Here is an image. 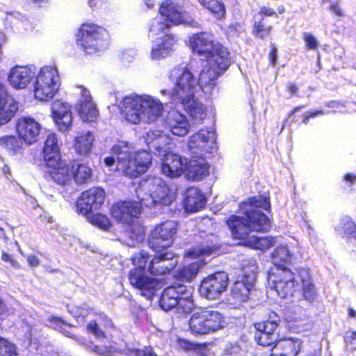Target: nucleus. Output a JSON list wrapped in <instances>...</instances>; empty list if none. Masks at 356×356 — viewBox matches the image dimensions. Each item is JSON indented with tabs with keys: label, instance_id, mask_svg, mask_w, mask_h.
Segmentation results:
<instances>
[{
	"label": "nucleus",
	"instance_id": "51",
	"mask_svg": "<svg viewBox=\"0 0 356 356\" xmlns=\"http://www.w3.org/2000/svg\"><path fill=\"white\" fill-rule=\"evenodd\" d=\"M325 114V112L323 110H309L303 113V118L300 122H299V125L300 124H307L309 123V119L314 118L318 116H321Z\"/></svg>",
	"mask_w": 356,
	"mask_h": 356
},
{
	"label": "nucleus",
	"instance_id": "47",
	"mask_svg": "<svg viewBox=\"0 0 356 356\" xmlns=\"http://www.w3.org/2000/svg\"><path fill=\"white\" fill-rule=\"evenodd\" d=\"M279 334L269 335L261 332H257L255 334V341L258 344L262 346H270L274 344L278 339Z\"/></svg>",
	"mask_w": 356,
	"mask_h": 356
},
{
	"label": "nucleus",
	"instance_id": "36",
	"mask_svg": "<svg viewBox=\"0 0 356 356\" xmlns=\"http://www.w3.org/2000/svg\"><path fill=\"white\" fill-rule=\"evenodd\" d=\"M273 30V26L265 22L264 17L255 21L252 27V35L259 39L264 40L270 36Z\"/></svg>",
	"mask_w": 356,
	"mask_h": 356
},
{
	"label": "nucleus",
	"instance_id": "40",
	"mask_svg": "<svg viewBox=\"0 0 356 356\" xmlns=\"http://www.w3.org/2000/svg\"><path fill=\"white\" fill-rule=\"evenodd\" d=\"M218 248L215 245H202L200 247L190 249L186 252V256L191 257H199L201 256H209L216 253Z\"/></svg>",
	"mask_w": 356,
	"mask_h": 356
},
{
	"label": "nucleus",
	"instance_id": "54",
	"mask_svg": "<svg viewBox=\"0 0 356 356\" xmlns=\"http://www.w3.org/2000/svg\"><path fill=\"white\" fill-rule=\"evenodd\" d=\"M90 309L83 307H76L70 310V312L75 318L83 319L90 313Z\"/></svg>",
	"mask_w": 356,
	"mask_h": 356
},
{
	"label": "nucleus",
	"instance_id": "17",
	"mask_svg": "<svg viewBox=\"0 0 356 356\" xmlns=\"http://www.w3.org/2000/svg\"><path fill=\"white\" fill-rule=\"evenodd\" d=\"M176 233L175 224H159L151 232L149 246L156 252H161L172 244Z\"/></svg>",
	"mask_w": 356,
	"mask_h": 356
},
{
	"label": "nucleus",
	"instance_id": "28",
	"mask_svg": "<svg viewBox=\"0 0 356 356\" xmlns=\"http://www.w3.org/2000/svg\"><path fill=\"white\" fill-rule=\"evenodd\" d=\"M26 145L25 140L19 135H6L0 137V147L10 154L15 155L22 152Z\"/></svg>",
	"mask_w": 356,
	"mask_h": 356
},
{
	"label": "nucleus",
	"instance_id": "64",
	"mask_svg": "<svg viewBox=\"0 0 356 356\" xmlns=\"http://www.w3.org/2000/svg\"><path fill=\"white\" fill-rule=\"evenodd\" d=\"M29 264L31 267H36L40 264L39 259L35 255H29L27 257Z\"/></svg>",
	"mask_w": 356,
	"mask_h": 356
},
{
	"label": "nucleus",
	"instance_id": "57",
	"mask_svg": "<svg viewBox=\"0 0 356 356\" xmlns=\"http://www.w3.org/2000/svg\"><path fill=\"white\" fill-rule=\"evenodd\" d=\"M343 229L346 236L356 238V224H343Z\"/></svg>",
	"mask_w": 356,
	"mask_h": 356
},
{
	"label": "nucleus",
	"instance_id": "14",
	"mask_svg": "<svg viewBox=\"0 0 356 356\" xmlns=\"http://www.w3.org/2000/svg\"><path fill=\"white\" fill-rule=\"evenodd\" d=\"M159 13L162 19L170 28L181 24L188 25L193 28L200 27V24L192 18L189 13L184 9L182 5L173 0L163 1L159 8Z\"/></svg>",
	"mask_w": 356,
	"mask_h": 356
},
{
	"label": "nucleus",
	"instance_id": "45",
	"mask_svg": "<svg viewBox=\"0 0 356 356\" xmlns=\"http://www.w3.org/2000/svg\"><path fill=\"white\" fill-rule=\"evenodd\" d=\"M16 346L0 337V356H17Z\"/></svg>",
	"mask_w": 356,
	"mask_h": 356
},
{
	"label": "nucleus",
	"instance_id": "22",
	"mask_svg": "<svg viewBox=\"0 0 356 356\" xmlns=\"http://www.w3.org/2000/svg\"><path fill=\"white\" fill-rule=\"evenodd\" d=\"M187 163V159L185 157L172 152H168L162 160L161 172L169 177H178L186 171Z\"/></svg>",
	"mask_w": 356,
	"mask_h": 356
},
{
	"label": "nucleus",
	"instance_id": "1",
	"mask_svg": "<svg viewBox=\"0 0 356 356\" xmlns=\"http://www.w3.org/2000/svg\"><path fill=\"white\" fill-rule=\"evenodd\" d=\"M191 53L205 63L200 74L202 85H216L217 79L223 75L233 63L229 48L216 40L207 31L192 34L188 40Z\"/></svg>",
	"mask_w": 356,
	"mask_h": 356
},
{
	"label": "nucleus",
	"instance_id": "9",
	"mask_svg": "<svg viewBox=\"0 0 356 356\" xmlns=\"http://www.w3.org/2000/svg\"><path fill=\"white\" fill-rule=\"evenodd\" d=\"M131 260L133 264L138 267L130 270L129 282L140 291L141 296L147 299H151L161 288V283L158 279L148 275L145 271L149 256L141 252L138 255L132 257Z\"/></svg>",
	"mask_w": 356,
	"mask_h": 356
},
{
	"label": "nucleus",
	"instance_id": "37",
	"mask_svg": "<svg viewBox=\"0 0 356 356\" xmlns=\"http://www.w3.org/2000/svg\"><path fill=\"white\" fill-rule=\"evenodd\" d=\"M204 8L209 10L218 19H222L226 15V8L221 0H204L201 4Z\"/></svg>",
	"mask_w": 356,
	"mask_h": 356
},
{
	"label": "nucleus",
	"instance_id": "55",
	"mask_svg": "<svg viewBox=\"0 0 356 356\" xmlns=\"http://www.w3.org/2000/svg\"><path fill=\"white\" fill-rule=\"evenodd\" d=\"M268 57L269 60V65L272 67L275 66L277 63V49L274 44H271L270 47Z\"/></svg>",
	"mask_w": 356,
	"mask_h": 356
},
{
	"label": "nucleus",
	"instance_id": "31",
	"mask_svg": "<svg viewBox=\"0 0 356 356\" xmlns=\"http://www.w3.org/2000/svg\"><path fill=\"white\" fill-rule=\"evenodd\" d=\"M186 171L193 179L200 181L209 175V165L204 159L202 162L191 161L187 163Z\"/></svg>",
	"mask_w": 356,
	"mask_h": 356
},
{
	"label": "nucleus",
	"instance_id": "5",
	"mask_svg": "<svg viewBox=\"0 0 356 356\" xmlns=\"http://www.w3.org/2000/svg\"><path fill=\"white\" fill-rule=\"evenodd\" d=\"M291 258L289 250L285 245L278 247L272 254V262L275 268L269 273L268 280L273 282L275 290L283 298L293 296L296 286L293 273L284 266Z\"/></svg>",
	"mask_w": 356,
	"mask_h": 356
},
{
	"label": "nucleus",
	"instance_id": "24",
	"mask_svg": "<svg viewBox=\"0 0 356 356\" xmlns=\"http://www.w3.org/2000/svg\"><path fill=\"white\" fill-rule=\"evenodd\" d=\"M33 77L31 70L26 66H15L9 72L8 81L16 89L26 88Z\"/></svg>",
	"mask_w": 356,
	"mask_h": 356
},
{
	"label": "nucleus",
	"instance_id": "7",
	"mask_svg": "<svg viewBox=\"0 0 356 356\" xmlns=\"http://www.w3.org/2000/svg\"><path fill=\"white\" fill-rule=\"evenodd\" d=\"M236 212L240 215H231L225 222H270V197L263 195L249 197L239 204Z\"/></svg>",
	"mask_w": 356,
	"mask_h": 356
},
{
	"label": "nucleus",
	"instance_id": "42",
	"mask_svg": "<svg viewBox=\"0 0 356 356\" xmlns=\"http://www.w3.org/2000/svg\"><path fill=\"white\" fill-rule=\"evenodd\" d=\"M191 293L186 289L179 298V304L177 306L178 310H181L184 313L191 312L194 307L193 300L191 297Z\"/></svg>",
	"mask_w": 356,
	"mask_h": 356
},
{
	"label": "nucleus",
	"instance_id": "35",
	"mask_svg": "<svg viewBox=\"0 0 356 356\" xmlns=\"http://www.w3.org/2000/svg\"><path fill=\"white\" fill-rule=\"evenodd\" d=\"M92 145V137L90 133L82 134L75 138L74 147L81 155L88 154Z\"/></svg>",
	"mask_w": 356,
	"mask_h": 356
},
{
	"label": "nucleus",
	"instance_id": "50",
	"mask_svg": "<svg viewBox=\"0 0 356 356\" xmlns=\"http://www.w3.org/2000/svg\"><path fill=\"white\" fill-rule=\"evenodd\" d=\"M222 356H246L245 350L238 344L231 345Z\"/></svg>",
	"mask_w": 356,
	"mask_h": 356
},
{
	"label": "nucleus",
	"instance_id": "25",
	"mask_svg": "<svg viewBox=\"0 0 356 356\" xmlns=\"http://www.w3.org/2000/svg\"><path fill=\"white\" fill-rule=\"evenodd\" d=\"M186 291L184 285L171 286L166 288L160 298L159 305L164 311H170L179 304L180 295Z\"/></svg>",
	"mask_w": 356,
	"mask_h": 356
},
{
	"label": "nucleus",
	"instance_id": "34",
	"mask_svg": "<svg viewBox=\"0 0 356 356\" xmlns=\"http://www.w3.org/2000/svg\"><path fill=\"white\" fill-rule=\"evenodd\" d=\"M145 227L142 224H126L124 232V237L131 241L130 245H134L135 242L138 243L143 240Z\"/></svg>",
	"mask_w": 356,
	"mask_h": 356
},
{
	"label": "nucleus",
	"instance_id": "13",
	"mask_svg": "<svg viewBox=\"0 0 356 356\" xmlns=\"http://www.w3.org/2000/svg\"><path fill=\"white\" fill-rule=\"evenodd\" d=\"M222 315L209 309H200L193 313L188 321L189 329L194 335H205L223 327Z\"/></svg>",
	"mask_w": 356,
	"mask_h": 356
},
{
	"label": "nucleus",
	"instance_id": "39",
	"mask_svg": "<svg viewBox=\"0 0 356 356\" xmlns=\"http://www.w3.org/2000/svg\"><path fill=\"white\" fill-rule=\"evenodd\" d=\"M279 321V317L277 316H275V319L273 320H268L261 323H255L254 327L257 332H261L269 335H271V334L273 335L278 334L277 330Z\"/></svg>",
	"mask_w": 356,
	"mask_h": 356
},
{
	"label": "nucleus",
	"instance_id": "29",
	"mask_svg": "<svg viewBox=\"0 0 356 356\" xmlns=\"http://www.w3.org/2000/svg\"><path fill=\"white\" fill-rule=\"evenodd\" d=\"M175 43L174 37L170 34L164 35L161 42L152 47L151 57L152 59L160 60L170 55Z\"/></svg>",
	"mask_w": 356,
	"mask_h": 356
},
{
	"label": "nucleus",
	"instance_id": "58",
	"mask_svg": "<svg viewBox=\"0 0 356 356\" xmlns=\"http://www.w3.org/2000/svg\"><path fill=\"white\" fill-rule=\"evenodd\" d=\"M298 86L292 81H289L286 84V90L291 96L299 97L298 95Z\"/></svg>",
	"mask_w": 356,
	"mask_h": 356
},
{
	"label": "nucleus",
	"instance_id": "43",
	"mask_svg": "<svg viewBox=\"0 0 356 356\" xmlns=\"http://www.w3.org/2000/svg\"><path fill=\"white\" fill-rule=\"evenodd\" d=\"M188 108V113L195 120H202L206 116V108L202 104H199L193 100L189 102L188 104L184 105Z\"/></svg>",
	"mask_w": 356,
	"mask_h": 356
},
{
	"label": "nucleus",
	"instance_id": "53",
	"mask_svg": "<svg viewBox=\"0 0 356 356\" xmlns=\"http://www.w3.org/2000/svg\"><path fill=\"white\" fill-rule=\"evenodd\" d=\"M85 345L88 349H90L99 355L107 356L108 355L109 351L106 346L95 345L92 341H89Z\"/></svg>",
	"mask_w": 356,
	"mask_h": 356
},
{
	"label": "nucleus",
	"instance_id": "52",
	"mask_svg": "<svg viewBox=\"0 0 356 356\" xmlns=\"http://www.w3.org/2000/svg\"><path fill=\"white\" fill-rule=\"evenodd\" d=\"M87 331L97 338L104 337V332L99 327L95 321H91L87 325Z\"/></svg>",
	"mask_w": 356,
	"mask_h": 356
},
{
	"label": "nucleus",
	"instance_id": "20",
	"mask_svg": "<svg viewBox=\"0 0 356 356\" xmlns=\"http://www.w3.org/2000/svg\"><path fill=\"white\" fill-rule=\"evenodd\" d=\"M15 129L16 134L25 140L26 145H31L38 141L41 126L33 118L23 116L17 119Z\"/></svg>",
	"mask_w": 356,
	"mask_h": 356
},
{
	"label": "nucleus",
	"instance_id": "44",
	"mask_svg": "<svg viewBox=\"0 0 356 356\" xmlns=\"http://www.w3.org/2000/svg\"><path fill=\"white\" fill-rule=\"evenodd\" d=\"M254 240V248L265 250L270 248L275 243L276 238L272 236L259 237L254 235L250 236Z\"/></svg>",
	"mask_w": 356,
	"mask_h": 356
},
{
	"label": "nucleus",
	"instance_id": "48",
	"mask_svg": "<svg viewBox=\"0 0 356 356\" xmlns=\"http://www.w3.org/2000/svg\"><path fill=\"white\" fill-rule=\"evenodd\" d=\"M168 29H170V27L167 26L166 23L163 20L159 21L156 18H154L149 26V32L156 35Z\"/></svg>",
	"mask_w": 356,
	"mask_h": 356
},
{
	"label": "nucleus",
	"instance_id": "60",
	"mask_svg": "<svg viewBox=\"0 0 356 356\" xmlns=\"http://www.w3.org/2000/svg\"><path fill=\"white\" fill-rule=\"evenodd\" d=\"M9 97L6 86L0 82V105L8 104Z\"/></svg>",
	"mask_w": 356,
	"mask_h": 356
},
{
	"label": "nucleus",
	"instance_id": "46",
	"mask_svg": "<svg viewBox=\"0 0 356 356\" xmlns=\"http://www.w3.org/2000/svg\"><path fill=\"white\" fill-rule=\"evenodd\" d=\"M51 324L54 326L56 330H60L66 336L74 339H78V338L70 331L73 327L69 324L65 323L61 318L57 317L54 318L51 321Z\"/></svg>",
	"mask_w": 356,
	"mask_h": 356
},
{
	"label": "nucleus",
	"instance_id": "19",
	"mask_svg": "<svg viewBox=\"0 0 356 356\" xmlns=\"http://www.w3.org/2000/svg\"><path fill=\"white\" fill-rule=\"evenodd\" d=\"M215 134L208 129H200L192 135L188 142L189 152L194 156L202 159L207 153L211 152Z\"/></svg>",
	"mask_w": 356,
	"mask_h": 356
},
{
	"label": "nucleus",
	"instance_id": "23",
	"mask_svg": "<svg viewBox=\"0 0 356 356\" xmlns=\"http://www.w3.org/2000/svg\"><path fill=\"white\" fill-rule=\"evenodd\" d=\"M174 257L175 254L170 252L154 257L148 266L149 273L155 275H161L170 272L177 264Z\"/></svg>",
	"mask_w": 356,
	"mask_h": 356
},
{
	"label": "nucleus",
	"instance_id": "33",
	"mask_svg": "<svg viewBox=\"0 0 356 356\" xmlns=\"http://www.w3.org/2000/svg\"><path fill=\"white\" fill-rule=\"evenodd\" d=\"M205 264L202 260L196 261L183 266L177 273V277L185 282L192 281L197 275L200 269Z\"/></svg>",
	"mask_w": 356,
	"mask_h": 356
},
{
	"label": "nucleus",
	"instance_id": "12",
	"mask_svg": "<svg viewBox=\"0 0 356 356\" xmlns=\"http://www.w3.org/2000/svg\"><path fill=\"white\" fill-rule=\"evenodd\" d=\"M59 86L60 77L57 69L52 66H44L35 76L34 97L40 101H48L57 93Z\"/></svg>",
	"mask_w": 356,
	"mask_h": 356
},
{
	"label": "nucleus",
	"instance_id": "2",
	"mask_svg": "<svg viewBox=\"0 0 356 356\" xmlns=\"http://www.w3.org/2000/svg\"><path fill=\"white\" fill-rule=\"evenodd\" d=\"M142 188L148 193L149 197L141 198V204L126 200L112 204L110 213L118 222H134L140 218L142 204L146 207L170 206L176 199L175 192L159 177H147L143 181Z\"/></svg>",
	"mask_w": 356,
	"mask_h": 356
},
{
	"label": "nucleus",
	"instance_id": "32",
	"mask_svg": "<svg viewBox=\"0 0 356 356\" xmlns=\"http://www.w3.org/2000/svg\"><path fill=\"white\" fill-rule=\"evenodd\" d=\"M264 224H227L229 230L234 238L247 239L252 232V229L260 230Z\"/></svg>",
	"mask_w": 356,
	"mask_h": 356
},
{
	"label": "nucleus",
	"instance_id": "61",
	"mask_svg": "<svg viewBox=\"0 0 356 356\" xmlns=\"http://www.w3.org/2000/svg\"><path fill=\"white\" fill-rule=\"evenodd\" d=\"M10 313L9 307L0 298V322Z\"/></svg>",
	"mask_w": 356,
	"mask_h": 356
},
{
	"label": "nucleus",
	"instance_id": "56",
	"mask_svg": "<svg viewBox=\"0 0 356 356\" xmlns=\"http://www.w3.org/2000/svg\"><path fill=\"white\" fill-rule=\"evenodd\" d=\"M258 15L261 16V18L271 16H274L275 17H278L277 13L274 9L267 6H262L259 11Z\"/></svg>",
	"mask_w": 356,
	"mask_h": 356
},
{
	"label": "nucleus",
	"instance_id": "18",
	"mask_svg": "<svg viewBox=\"0 0 356 356\" xmlns=\"http://www.w3.org/2000/svg\"><path fill=\"white\" fill-rule=\"evenodd\" d=\"M79 88L81 89V95L75 105L77 115L84 122H97L99 111L95 102L92 100L90 91L83 86H79Z\"/></svg>",
	"mask_w": 356,
	"mask_h": 356
},
{
	"label": "nucleus",
	"instance_id": "26",
	"mask_svg": "<svg viewBox=\"0 0 356 356\" xmlns=\"http://www.w3.org/2000/svg\"><path fill=\"white\" fill-rule=\"evenodd\" d=\"M301 346L302 341L298 339L280 340L273 347L271 356H296Z\"/></svg>",
	"mask_w": 356,
	"mask_h": 356
},
{
	"label": "nucleus",
	"instance_id": "38",
	"mask_svg": "<svg viewBox=\"0 0 356 356\" xmlns=\"http://www.w3.org/2000/svg\"><path fill=\"white\" fill-rule=\"evenodd\" d=\"M302 282V291L304 298L312 302L316 297V291L314 284H312L309 279L307 271L302 270L300 272Z\"/></svg>",
	"mask_w": 356,
	"mask_h": 356
},
{
	"label": "nucleus",
	"instance_id": "3",
	"mask_svg": "<svg viewBox=\"0 0 356 356\" xmlns=\"http://www.w3.org/2000/svg\"><path fill=\"white\" fill-rule=\"evenodd\" d=\"M43 161L47 175L57 184L65 186L72 179L76 184L86 183L92 175V170L85 163L73 160L69 163L61 160L58 140L54 133L49 134L42 149Z\"/></svg>",
	"mask_w": 356,
	"mask_h": 356
},
{
	"label": "nucleus",
	"instance_id": "41",
	"mask_svg": "<svg viewBox=\"0 0 356 356\" xmlns=\"http://www.w3.org/2000/svg\"><path fill=\"white\" fill-rule=\"evenodd\" d=\"M17 110V106L13 104L0 105V126L8 123L15 116Z\"/></svg>",
	"mask_w": 356,
	"mask_h": 356
},
{
	"label": "nucleus",
	"instance_id": "49",
	"mask_svg": "<svg viewBox=\"0 0 356 356\" xmlns=\"http://www.w3.org/2000/svg\"><path fill=\"white\" fill-rule=\"evenodd\" d=\"M303 40L305 47L309 50H315L318 48V42L316 37L311 33L305 32L303 33Z\"/></svg>",
	"mask_w": 356,
	"mask_h": 356
},
{
	"label": "nucleus",
	"instance_id": "4",
	"mask_svg": "<svg viewBox=\"0 0 356 356\" xmlns=\"http://www.w3.org/2000/svg\"><path fill=\"white\" fill-rule=\"evenodd\" d=\"M111 156L104 158V163L111 168L115 165V170L122 175L136 179L145 174L152 164V156L146 150L131 152L124 149L123 147L115 145L111 148Z\"/></svg>",
	"mask_w": 356,
	"mask_h": 356
},
{
	"label": "nucleus",
	"instance_id": "63",
	"mask_svg": "<svg viewBox=\"0 0 356 356\" xmlns=\"http://www.w3.org/2000/svg\"><path fill=\"white\" fill-rule=\"evenodd\" d=\"M343 179L346 182L348 186L351 187L356 182V175L353 173H346L343 175Z\"/></svg>",
	"mask_w": 356,
	"mask_h": 356
},
{
	"label": "nucleus",
	"instance_id": "30",
	"mask_svg": "<svg viewBox=\"0 0 356 356\" xmlns=\"http://www.w3.org/2000/svg\"><path fill=\"white\" fill-rule=\"evenodd\" d=\"M170 131L173 135L177 136H186L189 130V123L186 118L179 112L173 113V118L169 122Z\"/></svg>",
	"mask_w": 356,
	"mask_h": 356
},
{
	"label": "nucleus",
	"instance_id": "59",
	"mask_svg": "<svg viewBox=\"0 0 356 356\" xmlns=\"http://www.w3.org/2000/svg\"><path fill=\"white\" fill-rule=\"evenodd\" d=\"M305 107V105H298L295 107H293L288 113L287 116L289 118L291 117V119L290 122L291 123H297L298 122V117L297 115H295L296 113L298 112L302 108H304Z\"/></svg>",
	"mask_w": 356,
	"mask_h": 356
},
{
	"label": "nucleus",
	"instance_id": "16",
	"mask_svg": "<svg viewBox=\"0 0 356 356\" xmlns=\"http://www.w3.org/2000/svg\"><path fill=\"white\" fill-rule=\"evenodd\" d=\"M229 284L227 273L216 272L208 275L201 282L200 293L209 300H216L226 291Z\"/></svg>",
	"mask_w": 356,
	"mask_h": 356
},
{
	"label": "nucleus",
	"instance_id": "8",
	"mask_svg": "<svg viewBox=\"0 0 356 356\" xmlns=\"http://www.w3.org/2000/svg\"><path fill=\"white\" fill-rule=\"evenodd\" d=\"M170 79L175 80L174 88L171 92L163 90L162 93L169 95L172 101L179 102L186 105L194 98L195 89L197 84L204 87L215 86L200 84V78L197 81L191 71L186 67L175 66L170 72Z\"/></svg>",
	"mask_w": 356,
	"mask_h": 356
},
{
	"label": "nucleus",
	"instance_id": "6",
	"mask_svg": "<svg viewBox=\"0 0 356 356\" xmlns=\"http://www.w3.org/2000/svg\"><path fill=\"white\" fill-rule=\"evenodd\" d=\"M123 107L125 119L134 124L143 120L153 122L163 112V104L149 96H127L123 100Z\"/></svg>",
	"mask_w": 356,
	"mask_h": 356
},
{
	"label": "nucleus",
	"instance_id": "15",
	"mask_svg": "<svg viewBox=\"0 0 356 356\" xmlns=\"http://www.w3.org/2000/svg\"><path fill=\"white\" fill-rule=\"evenodd\" d=\"M243 278L236 281L232 289L231 297L236 303H241L248 299L256 280L257 265L253 259L245 260L242 264Z\"/></svg>",
	"mask_w": 356,
	"mask_h": 356
},
{
	"label": "nucleus",
	"instance_id": "11",
	"mask_svg": "<svg viewBox=\"0 0 356 356\" xmlns=\"http://www.w3.org/2000/svg\"><path fill=\"white\" fill-rule=\"evenodd\" d=\"M105 191L101 187H92L83 191L76 202V210L79 214L87 218L91 217L90 222H109L108 217L101 213L92 214L104 203Z\"/></svg>",
	"mask_w": 356,
	"mask_h": 356
},
{
	"label": "nucleus",
	"instance_id": "21",
	"mask_svg": "<svg viewBox=\"0 0 356 356\" xmlns=\"http://www.w3.org/2000/svg\"><path fill=\"white\" fill-rule=\"evenodd\" d=\"M51 113L59 131H68L73 120L70 105L60 99L54 100L51 104Z\"/></svg>",
	"mask_w": 356,
	"mask_h": 356
},
{
	"label": "nucleus",
	"instance_id": "10",
	"mask_svg": "<svg viewBox=\"0 0 356 356\" xmlns=\"http://www.w3.org/2000/svg\"><path fill=\"white\" fill-rule=\"evenodd\" d=\"M107 30L95 23L87 22L80 25L75 34L76 44L86 54H94L105 46Z\"/></svg>",
	"mask_w": 356,
	"mask_h": 356
},
{
	"label": "nucleus",
	"instance_id": "27",
	"mask_svg": "<svg viewBox=\"0 0 356 356\" xmlns=\"http://www.w3.org/2000/svg\"><path fill=\"white\" fill-rule=\"evenodd\" d=\"M207 200L203 193L195 186L188 187L186 191L184 207L187 211L195 212L204 208Z\"/></svg>",
	"mask_w": 356,
	"mask_h": 356
},
{
	"label": "nucleus",
	"instance_id": "62",
	"mask_svg": "<svg viewBox=\"0 0 356 356\" xmlns=\"http://www.w3.org/2000/svg\"><path fill=\"white\" fill-rule=\"evenodd\" d=\"M177 343H178V346L184 349V350H192L193 349V344L191 342H189L188 341L186 340V339H179L177 340Z\"/></svg>",
	"mask_w": 356,
	"mask_h": 356
}]
</instances>
